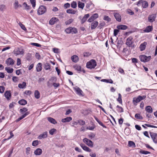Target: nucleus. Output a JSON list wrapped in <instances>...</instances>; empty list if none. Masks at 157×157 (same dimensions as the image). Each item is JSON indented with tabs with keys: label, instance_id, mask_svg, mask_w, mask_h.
I'll return each mask as SVG.
<instances>
[{
	"label": "nucleus",
	"instance_id": "4468645a",
	"mask_svg": "<svg viewBox=\"0 0 157 157\" xmlns=\"http://www.w3.org/2000/svg\"><path fill=\"white\" fill-rule=\"evenodd\" d=\"M80 145L84 151L88 152H91V150L89 147L86 146L85 144L81 143L80 144Z\"/></svg>",
	"mask_w": 157,
	"mask_h": 157
},
{
	"label": "nucleus",
	"instance_id": "5fc2aeb1",
	"mask_svg": "<svg viewBox=\"0 0 157 157\" xmlns=\"http://www.w3.org/2000/svg\"><path fill=\"white\" fill-rule=\"evenodd\" d=\"M78 123L80 125H83L85 124V122L84 121L79 120L78 121Z\"/></svg>",
	"mask_w": 157,
	"mask_h": 157
},
{
	"label": "nucleus",
	"instance_id": "6ab92c4d",
	"mask_svg": "<svg viewBox=\"0 0 157 157\" xmlns=\"http://www.w3.org/2000/svg\"><path fill=\"white\" fill-rule=\"evenodd\" d=\"M59 21L58 19L56 17H53L49 21V23L51 25H54L56 22Z\"/></svg>",
	"mask_w": 157,
	"mask_h": 157
},
{
	"label": "nucleus",
	"instance_id": "393cba45",
	"mask_svg": "<svg viewBox=\"0 0 157 157\" xmlns=\"http://www.w3.org/2000/svg\"><path fill=\"white\" fill-rule=\"evenodd\" d=\"M117 28L119 30H125L128 28V26L127 25H118L117 26Z\"/></svg>",
	"mask_w": 157,
	"mask_h": 157
},
{
	"label": "nucleus",
	"instance_id": "37998d69",
	"mask_svg": "<svg viewBox=\"0 0 157 157\" xmlns=\"http://www.w3.org/2000/svg\"><path fill=\"white\" fill-rule=\"evenodd\" d=\"M44 68L46 70H50L51 68V65L48 63H46L44 64Z\"/></svg>",
	"mask_w": 157,
	"mask_h": 157
},
{
	"label": "nucleus",
	"instance_id": "f3484780",
	"mask_svg": "<svg viewBox=\"0 0 157 157\" xmlns=\"http://www.w3.org/2000/svg\"><path fill=\"white\" fill-rule=\"evenodd\" d=\"M153 29V27L152 25L148 26L143 31L144 33H149L152 31Z\"/></svg>",
	"mask_w": 157,
	"mask_h": 157
},
{
	"label": "nucleus",
	"instance_id": "69168bd1",
	"mask_svg": "<svg viewBox=\"0 0 157 157\" xmlns=\"http://www.w3.org/2000/svg\"><path fill=\"white\" fill-rule=\"evenodd\" d=\"M56 131V129L55 128L52 129L49 131V133L51 135H53Z\"/></svg>",
	"mask_w": 157,
	"mask_h": 157
},
{
	"label": "nucleus",
	"instance_id": "864d4df0",
	"mask_svg": "<svg viewBox=\"0 0 157 157\" xmlns=\"http://www.w3.org/2000/svg\"><path fill=\"white\" fill-rule=\"evenodd\" d=\"M30 2L32 5V7L34 8L36 5V0H30Z\"/></svg>",
	"mask_w": 157,
	"mask_h": 157
},
{
	"label": "nucleus",
	"instance_id": "39448f33",
	"mask_svg": "<svg viewBox=\"0 0 157 157\" xmlns=\"http://www.w3.org/2000/svg\"><path fill=\"white\" fill-rule=\"evenodd\" d=\"M24 49L21 48H18L14 49L13 51V53L16 56L19 55H23L24 53Z\"/></svg>",
	"mask_w": 157,
	"mask_h": 157
},
{
	"label": "nucleus",
	"instance_id": "680f3d73",
	"mask_svg": "<svg viewBox=\"0 0 157 157\" xmlns=\"http://www.w3.org/2000/svg\"><path fill=\"white\" fill-rule=\"evenodd\" d=\"M5 90V88L2 86H0V93H3Z\"/></svg>",
	"mask_w": 157,
	"mask_h": 157
},
{
	"label": "nucleus",
	"instance_id": "9b49d317",
	"mask_svg": "<svg viewBox=\"0 0 157 157\" xmlns=\"http://www.w3.org/2000/svg\"><path fill=\"white\" fill-rule=\"evenodd\" d=\"M15 63V61L11 58L7 59L6 61V63L7 66H13Z\"/></svg>",
	"mask_w": 157,
	"mask_h": 157
},
{
	"label": "nucleus",
	"instance_id": "9d476101",
	"mask_svg": "<svg viewBox=\"0 0 157 157\" xmlns=\"http://www.w3.org/2000/svg\"><path fill=\"white\" fill-rule=\"evenodd\" d=\"M156 17V14L150 15L148 17V21L152 23L155 21Z\"/></svg>",
	"mask_w": 157,
	"mask_h": 157
},
{
	"label": "nucleus",
	"instance_id": "1a4fd4ad",
	"mask_svg": "<svg viewBox=\"0 0 157 157\" xmlns=\"http://www.w3.org/2000/svg\"><path fill=\"white\" fill-rule=\"evenodd\" d=\"M83 141L86 144L88 147L92 148L93 147L94 143L91 140L87 138H85L83 140Z\"/></svg>",
	"mask_w": 157,
	"mask_h": 157
},
{
	"label": "nucleus",
	"instance_id": "f257e3e1",
	"mask_svg": "<svg viewBox=\"0 0 157 157\" xmlns=\"http://www.w3.org/2000/svg\"><path fill=\"white\" fill-rule=\"evenodd\" d=\"M97 65L95 60L92 59L86 63V67L87 68L91 69L95 68Z\"/></svg>",
	"mask_w": 157,
	"mask_h": 157
},
{
	"label": "nucleus",
	"instance_id": "2f4dec72",
	"mask_svg": "<svg viewBox=\"0 0 157 157\" xmlns=\"http://www.w3.org/2000/svg\"><path fill=\"white\" fill-rule=\"evenodd\" d=\"M13 6L15 9H17L19 7H21V5L19 4L17 0L15 1L14 3L13 4Z\"/></svg>",
	"mask_w": 157,
	"mask_h": 157
},
{
	"label": "nucleus",
	"instance_id": "bf43d9fd",
	"mask_svg": "<svg viewBox=\"0 0 157 157\" xmlns=\"http://www.w3.org/2000/svg\"><path fill=\"white\" fill-rule=\"evenodd\" d=\"M140 153L144 154H150L151 153V152L149 151L144 150H142L140 151Z\"/></svg>",
	"mask_w": 157,
	"mask_h": 157
},
{
	"label": "nucleus",
	"instance_id": "bb28decb",
	"mask_svg": "<svg viewBox=\"0 0 157 157\" xmlns=\"http://www.w3.org/2000/svg\"><path fill=\"white\" fill-rule=\"evenodd\" d=\"M78 6V8L82 10L83 9L85 6V4L80 1H78L77 2Z\"/></svg>",
	"mask_w": 157,
	"mask_h": 157
},
{
	"label": "nucleus",
	"instance_id": "13d9d810",
	"mask_svg": "<svg viewBox=\"0 0 157 157\" xmlns=\"http://www.w3.org/2000/svg\"><path fill=\"white\" fill-rule=\"evenodd\" d=\"M31 44L32 45L36 46V47H41V45H40V44L36 43H31Z\"/></svg>",
	"mask_w": 157,
	"mask_h": 157
},
{
	"label": "nucleus",
	"instance_id": "c85d7f7f",
	"mask_svg": "<svg viewBox=\"0 0 157 157\" xmlns=\"http://www.w3.org/2000/svg\"><path fill=\"white\" fill-rule=\"evenodd\" d=\"M26 86V83L25 82H23L22 83H19L18 87L20 89L25 88Z\"/></svg>",
	"mask_w": 157,
	"mask_h": 157
},
{
	"label": "nucleus",
	"instance_id": "774afa93",
	"mask_svg": "<svg viewBox=\"0 0 157 157\" xmlns=\"http://www.w3.org/2000/svg\"><path fill=\"white\" fill-rule=\"evenodd\" d=\"M70 6V4L69 3H65L64 5V7L65 9H67V8H69Z\"/></svg>",
	"mask_w": 157,
	"mask_h": 157
},
{
	"label": "nucleus",
	"instance_id": "c9c22d12",
	"mask_svg": "<svg viewBox=\"0 0 157 157\" xmlns=\"http://www.w3.org/2000/svg\"><path fill=\"white\" fill-rule=\"evenodd\" d=\"M117 110L118 113H121L124 112V110L123 108L119 105H117L116 106Z\"/></svg>",
	"mask_w": 157,
	"mask_h": 157
},
{
	"label": "nucleus",
	"instance_id": "412c9836",
	"mask_svg": "<svg viewBox=\"0 0 157 157\" xmlns=\"http://www.w3.org/2000/svg\"><path fill=\"white\" fill-rule=\"evenodd\" d=\"M71 59L73 62L75 63L77 62L79 60V58L76 55H74L71 57Z\"/></svg>",
	"mask_w": 157,
	"mask_h": 157
},
{
	"label": "nucleus",
	"instance_id": "7ed1b4c3",
	"mask_svg": "<svg viewBox=\"0 0 157 157\" xmlns=\"http://www.w3.org/2000/svg\"><path fill=\"white\" fill-rule=\"evenodd\" d=\"M146 97V96L144 95L143 96H139L137 98H133L132 101L134 105H136L141 100L145 99Z\"/></svg>",
	"mask_w": 157,
	"mask_h": 157
},
{
	"label": "nucleus",
	"instance_id": "c03bdc74",
	"mask_svg": "<svg viewBox=\"0 0 157 157\" xmlns=\"http://www.w3.org/2000/svg\"><path fill=\"white\" fill-rule=\"evenodd\" d=\"M105 25V23L103 21L101 22L99 24L98 28L101 29L103 28Z\"/></svg>",
	"mask_w": 157,
	"mask_h": 157
},
{
	"label": "nucleus",
	"instance_id": "0e129e2a",
	"mask_svg": "<svg viewBox=\"0 0 157 157\" xmlns=\"http://www.w3.org/2000/svg\"><path fill=\"white\" fill-rule=\"evenodd\" d=\"M6 9V6L4 5H2L0 6V10L3 11Z\"/></svg>",
	"mask_w": 157,
	"mask_h": 157
},
{
	"label": "nucleus",
	"instance_id": "aec40b11",
	"mask_svg": "<svg viewBox=\"0 0 157 157\" xmlns=\"http://www.w3.org/2000/svg\"><path fill=\"white\" fill-rule=\"evenodd\" d=\"M42 153V149L40 148H37L34 151V154L36 155H41Z\"/></svg>",
	"mask_w": 157,
	"mask_h": 157
},
{
	"label": "nucleus",
	"instance_id": "6e6d98bb",
	"mask_svg": "<svg viewBox=\"0 0 157 157\" xmlns=\"http://www.w3.org/2000/svg\"><path fill=\"white\" fill-rule=\"evenodd\" d=\"M73 21L74 20L72 19H70L65 22V24L66 25H69L72 23Z\"/></svg>",
	"mask_w": 157,
	"mask_h": 157
},
{
	"label": "nucleus",
	"instance_id": "2eb2a0df",
	"mask_svg": "<svg viewBox=\"0 0 157 157\" xmlns=\"http://www.w3.org/2000/svg\"><path fill=\"white\" fill-rule=\"evenodd\" d=\"M74 90L76 92V94L79 96H84V95L83 94V91L79 87L75 88H74Z\"/></svg>",
	"mask_w": 157,
	"mask_h": 157
},
{
	"label": "nucleus",
	"instance_id": "f8f14e48",
	"mask_svg": "<svg viewBox=\"0 0 157 157\" xmlns=\"http://www.w3.org/2000/svg\"><path fill=\"white\" fill-rule=\"evenodd\" d=\"M98 17V15L97 13H95L93 14L88 20L89 22H91Z\"/></svg>",
	"mask_w": 157,
	"mask_h": 157
},
{
	"label": "nucleus",
	"instance_id": "09e8293b",
	"mask_svg": "<svg viewBox=\"0 0 157 157\" xmlns=\"http://www.w3.org/2000/svg\"><path fill=\"white\" fill-rule=\"evenodd\" d=\"M20 112L22 114H23L24 113H26L28 112V109L25 107H24L23 108L21 109L20 110Z\"/></svg>",
	"mask_w": 157,
	"mask_h": 157
},
{
	"label": "nucleus",
	"instance_id": "b1692460",
	"mask_svg": "<svg viewBox=\"0 0 157 157\" xmlns=\"http://www.w3.org/2000/svg\"><path fill=\"white\" fill-rule=\"evenodd\" d=\"M147 44V43L146 42H144L140 45L139 48L141 51H144L145 49Z\"/></svg>",
	"mask_w": 157,
	"mask_h": 157
},
{
	"label": "nucleus",
	"instance_id": "a211bd4d",
	"mask_svg": "<svg viewBox=\"0 0 157 157\" xmlns=\"http://www.w3.org/2000/svg\"><path fill=\"white\" fill-rule=\"evenodd\" d=\"M113 14L114 17L117 21L119 22L121 21V16L119 13H114Z\"/></svg>",
	"mask_w": 157,
	"mask_h": 157
},
{
	"label": "nucleus",
	"instance_id": "20e7f679",
	"mask_svg": "<svg viewBox=\"0 0 157 157\" xmlns=\"http://www.w3.org/2000/svg\"><path fill=\"white\" fill-rule=\"evenodd\" d=\"M140 61L143 62L145 63L149 61L151 59V56H147L144 55H142L139 56Z\"/></svg>",
	"mask_w": 157,
	"mask_h": 157
},
{
	"label": "nucleus",
	"instance_id": "a878e982",
	"mask_svg": "<svg viewBox=\"0 0 157 157\" xmlns=\"http://www.w3.org/2000/svg\"><path fill=\"white\" fill-rule=\"evenodd\" d=\"M98 25V22L97 21H93L91 24V29H94L96 28Z\"/></svg>",
	"mask_w": 157,
	"mask_h": 157
},
{
	"label": "nucleus",
	"instance_id": "6e6552de",
	"mask_svg": "<svg viewBox=\"0 0 157 157\" xmlns=\"http://www.w3.org/2000/svg\"><path fill=\"white\" fill-rule=\"evenodd\" d=\"M47 10L46 6L41 5L40 6L37 10V13L39 15H42Z\"/></svg>",
	"mask_w": 157,
	"mask_h": 157
},
{
	"label": "nucleus",
	"instance_id": "338daca9",
	"mask_svg": "<svg viewBox=\"0 0 157 157\" xmlns=\"http://www.w3.org/2000/svg\"><path fill=\"white\" fill-rule=\"evenodd\" d=\"M31 150V148L30 147H27L26 148V153L27 155H28L30 154V151Z\"/></svg>",
	"mask_w": 157,
	"mask_h": 157
},
{
	"label": "nucleus",
	"instance_id": "f03ea898",
	"mask_svg": "<svg viewBox=\"0 0 157 157\" xmlns=\"http://www.w3.org/2000/svg\"><path fill=\"white\" fill-rule=\"evenodd\" d=\"M133 43L134 41L132 36H130L126 39L125 44L128 47H131L133 48H134L135 45Z\"/></svg>",
	"mask_w": 157,
	"mask_h": 157
},
{
	"label": "nucleus",
	"instance_id": "7c9ffc66",
	"mask_svg": "<svg viewBox=\"0 0 157 157\" xmlns=\"http://www.w3.org/2000/svg\"><path fill=\"white\" fill-rule=\"evenodd\" d=\"M72 120V118L71 117H68L64 118L62 119L61 120L62 122L63 123H65L67 122H69Z\"/></svg>",
	"mask_w": 157,
	"mask_h": 157
},
{
	"label": "nucleus",
	"instance_id": "72a5a7b5",
	"mask_svg": "<svg viewBox=\"0 0 157 157\" xmlns=\"http://www.w3.org/2000/svg\"><path fill=\"white\" fill-rule=\"evenodd\" d=\"M77 12V11L74 10L72 9H68L66 11V12L69 14H75Z\"/></svg>",
	"mask_w": 157,
	"mask_h": 157
},
{
	"label": "nucleus",
	"instance_id": "5701e85b",
	"mask_svg": "<svg viewBox=\"0 0 157 157\" xmlns=\"http://www.w3.org/2000/svg\"><path fill=\"white\" fill-rule=\"evenodd\" d=\"M29 112H27L25 113V114H23L21 117L18 118L16 120V122H18L21 119H23L25 117H26L27 116L29 115Z\"/></svg>",
	"mask_w": 157,
	"mask_h": 157
},
{
	"label": "nucleus",
	"instance_id": "ddd939ff",
	"mask_svg": "<svg viewBox=\"0 0 157 157\" xmlns=\"http://www.w3.org/2000/svg\"><path fill=\"white\" fill-rule=\"evenodd\" d=\"M4 95L7 100L9 101L10 99L11 94L10 90H6V91Z\"/></svg>",
	"mask_w": 157,
	"mask_h": 157
},
{
	"label": "nucleus",
	"instance_id": "3c124183",
	"mask_svg": "<svg viewBox=\"0 0 157 157\" xmlns=\"http://www.w3.org/2000/svg\"><path fill=\"white\" fill-rule=\"evenodd\" d=\"M122 96L120 93L118 94V98L117 99V101L119 102V103L121 104H122Z\"/></svg>",
	"mask_w": 157,
	"mask_h": 157
},
{
	"label": "nucleus",
	"instance_id": "79ce46f5",
	"mask_svg": "<svg viewBox=\"0 0 157 157\" xmlns=\"http://www.w3.org/2000/svg\"><path fill=\"white\" fill-rule=\"evenodd\" d=\"M34 96L36 99H39L40 97V93L38 90H36L34 92Z\"/></svg>",
	"mask_w": 157,
	"mask_h": 157
},
{
	"label": "nucleus",
	"instance_id": "e433bc0d",
	"mask_svg": "<svg viewBox=\"0 0 157 157\" xmlns=\"http://www.w3.org/2000/svg\"><path fill=\"white\" fill-rule=\"evenodd\" d=\"M94 119H95V120L98 123V124L100 125L101 126H102L104 128H106V126L104 124H103V123L101 121H100L98 119V118L97 117L95 116H94Z\"/></svg>",
	"mask_w": 157,
	"mask_h": 157
},
{
	"label": "nucleus",
	"instance_id": "49530a36",
	"mask_svg": "<svg viewBox=\"0 0 157 157\" xmlns=\"http://www.w3.org/2000/svg\"><path fill=\"white\" fill-rule=\"evenodd\" d=\"M5 70L9 73H12L13 71V69L12 68H10L9 67H6L5 68Z\"/></svg>",
	"mask_w": 157,
	"mask_h": 157
},
{
	"label": "nucleus",
	"instance_id": "c756f323",
	"mask_svg": "<svg viewBox=\"0 0 157 157\" xmlns=\"http://www.w3.org/2000/svg\"><path fill=\"white\" fill-rule=\"evenodd\" d=\"M90 16L89 14H85L81 20V22L82 24L84 23L87 20V19Z\"/></svg>",
	"mask_w": 157,
	"mask_h": 157
},
{
	"label": "nucleus",
	"instance_id": "8fccbe9b",
	"mask_svg": "<svg viewBox=\"0 0 157 157\" xmlns=\"http://www.w3.org/2000/svg\"><path fill=\"white\" fill-rule=\"evenodd\" d=\"M103 19L104 20L106 21L107 22L111 21V19L108 16L106 15L104 16Z\"/></svg>",
	"mask_w": 157,
	"mask_h": 157
},
{
	"label": "nucleus",
	"instance_id": "dca6fc26",
	"mask_svg": "<svg viewBox=\"0 0 157 157\" xmlns=\"http://www.w3.org/2000/svg\"><path fill=\"white\" fill-rule=\"evenodd\" d=\"M151 138L153 140V141L155 143L157 144V134L155 133H152L150 134Z\"/></svg>",
	"mask_w": 157,
	"mask_h": 157
},
{
	"label": "nucleus",
	"instance_id": "a18cd8bd",
	"mask_svg": "<svg viewBox=\"0 0 157 157\" xmlns=\"http://www.w3.org/2000/svg\"><path fill=\"white\" fill-rule=\"evenodd\" d=\"M71 6L72 8L74 9L76 8L77 7V2L74 1H73L71 3Z\"/></svg>",
	"mask_w": 157,
	"mask_h": 157
},
{
	"label": "nucleus",
	"instance_id": "473e14b6",
	"mask_svg": "<svg viewBox=\"0 0 157 157\" xmlns=\"http://www.w3.org/2000/svg\"><path fill=\"white\" fill-rule=\"evenodd\" d=\"M42 64L41 63H38L36 65V69L37 72H39L41 71L42 69Z\"/></svg>",
	"mask_w": 157,
	"mask_h": 157
},
{
	"label": "nucleus",
	"instance_id": "603ef678",
	"mask_svg": "<svg viewBox=\"0 0 157 157\" xmlns=\"http://www.w3.org/2000/svg\"><path fill=\"white\" fill-rule=\"evenodd\" d=\"M32 58L31 54L29 53H28L27 55L26 59L27 60L30 61L32 60Z\"/></svg>",
	"mask_w": 157,
	"mask_h": 157
},
{
	"label": "nucleus",
	"instance_id": "f704fd0d",
	"mask_svg": "<svg viewBox=\"0 0 157 157\" xmlns=\"http://www.w3.org/2000/svg\"><path fill=\"white\" fill-rule=\"evenodd\" d=\"M145 110L147 112L149 113H151L153 112L152 109L150 105L147 106L146 107Z\"/></svg>",
	"mask_w": 157,
	"mask_h": 157
},
{
	"label": "nucleus",
	"instance_id": "0eeeda50",
	"mask_svg": "<svg viewBox=\"0 0 157 157\" xmlns=\"http://www.w3.org/2000/svg\"><path fill=\"white\" fill-rule=\"evenodd\" d=\"M141 4H142V6L144 8L147 7L148 6L147 2L144 0H140L136 3V5L138 6H139Z\"/></svg>",
	"mask_w": 157,
	"mask_h": 157
},
{
	"label": "nucleus",
	"instance_id": "4d7b16f0",
	"mask_svg": "<svg viewBox=\"0 0 157 157\" xmlns=\"http://www.w3.org/2000/svg\"><path fill=\"white\" fill-rule=\"evenodd\" d=\"M23 5L26 10H29L31 8L30 6L28 5L26 2H24L23 3Z\"/></svg>",
	"mask_w": 157,
	"mask_h": 157
},
{
	"label": "nucleus",
	"instance_id": "58836bf2",
	"mask_svg": "<svg viewBox=\"0 0 157 157\" xmlns=\"http://www.w3.org/2000/svg\"><path fill=\"white\" fill-rule=\"evenodd\" d=\"M48 121L51 122V123L53 124H56L57 122L56 121V120L54 118L51 117H49L48 118Z\"/></svg>",
	"mask_w": 157,
	"mask_h": 157
},
{
	"label": "nucleus",
	"instance_id": "e2e57ef3",
	"mask_svg": "<svg viewBox=\"0 0 157 157\" xmlns=\"http://www.w3.org/2000/svg\"><path fill=\"white\" fill-rule=\"evenodd\" d=\"M19 25L22 29L24 30H26V28L25 25L23 24H22L21 22H19Z\"/></svg>",
	"mask_w": 157,
	"mask_h": 157
},
{
	"label": "nucleus",
	"instance_id": "de8ad7c7",
	"mask_svg": "<svg viewBox=\"0 0 157 157\" xmlns=\"http://www.w3.org/2000/svg\"><path fill=\"white\" fill-rule=\"evenodd\" d=\"M40 142V141L38 140H34L32 144V145L33 146L36 147L39 144V143Z\"/></svg>",
	"mask_w": 157,
	"mask_h": 157
},
{
	"label": "nucleus",
	"instance_id": "cd10ccee",
	"mask_svg": "<svg viewBox=\"0 0 157 157\" xmlns=\"http://www.w3.org/2000/svg\"><path fill=\"white\" fill-rule=\"evenodd\" d=\"M73 67L75 70L78 72L81 71V67L80 65L76 64L73 66Z\"/></svg>",
	"mask_w": 157,
	"mask_h": 157
},
{
	"label": "nucleus",
	"instance_id": "052dcab7",
	"mask_svg": "<svg viewBox=\"0 0 157 157\" xmlns=\"http://www.w3.org/2000/svg\"><path fill=\"white\" fill-rule=\"evenodd\" d=\"M127 13L131 15H133L134 13L130 9H128L127 10Z\"/></svg>",
	"mask_w": 157,
	"mask_h": 157
},
{
	"label": "nucleus",
	"instance_id": "ea45409f",
	"mask_svg": "<svg viewBox=\"0 0 157 157\" xmlns=\"http://www.w3.org/2000/svg\"><path fill=\"white\" fill-rule=\"evenodd\" d=\"M18 103L21 105H25L27 103V101L26 100L22 99L19 101Z\"/></svg>",
	"mask_w": 157,
	"mask_h": 157
},
{
	"label": "nucleus",
	"instance_id": "a19ab883",
	"mask_svg": "<svg viewBox=\"0 0 157 157\" xmlns=\"http://www.w3.org/2000/svg\"><path fill=\"white\" fill-rule=\"evenodd\" d=\"M135 117L137 120H142L143 119V117L139 113L136 114Z\"/></svg>",
	"mask_w": 157,
	"mask_h": 157
},
{
	"label": "nucleus",
	"instance_id": "4c0bfd02",
	"mask_svg": "<svg viewBox=\"0 0 157 157\" xmlns=\"http://www.w3.org/2000/svg\"><path fill=\"white\" fill-rule=\"evenodd\" d=\"M128 146L129 147H132V148L136 147L135 143L134 142L131 141H129L128 142Z\"/></svg>",
	"mask_w": 157,
	"mask_h": 157
},
{
	"label": "nucleus",
	"instance_id": "423d86ee",
	"mask_svg": "<svg viewBox=\"0 0 157 157\" xmlns=\"http://www.w3.org/2000/svg\"><path fill=\"white\" fill-rule=\"evenodd\" d=\"M65 32L68 34H75L78 33V30L76 28L74 27H70L67 28Z\"/></svg>",
	"mask_w": 157,
	"mask_h": 157
},
{
	"label": "nucleus",
	"instance_id": "4be33fe9",
	"mask_svg": "<svg viewBox=\"0 0 157 157\" xmlns=\"http://www.w3.org/2000/svg\"><path fill=\"white\" fill-rule=\"evenodd\" d=\"M48 137V132H44L43 133L40 135L38 137V139H41L42 138H46Z\"/></svg>",
	"mask_w": 157,
	"mask_h": 157
}]
</instances>
